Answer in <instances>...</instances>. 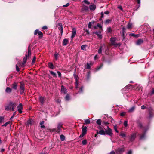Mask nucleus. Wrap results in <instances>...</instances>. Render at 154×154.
I'll return each instance as SVG.
<instances>
[{
	"label": "nucleus",
	"mask_w": 154,
	"mask_h": 154,
	"mask_svg": "<svg viewBox=\"0 0 154 154\" xmlns=\"http://www.w3.org/2000/svg\"><path fill=\"white\" fill-rule=\"evenodd\" d=\"M50 73L53 75V76L56 77L57 76L56 74L52 71H50Z\"/></svg>",
	"instance_id": "7c9ffc66"
},
{
	"label": "nucleus",
	"mask_w": 154,
	"mask_h": 154,
	"mask_svg": "<svg viewBox=\"0 0 154 154\" xmlns=\"http://www.w3.org/2000/svg\"><path fill=\"white\" fill-rule=\"evenodd\" d=\"M16 114V112H14L13 116H12L11 117V118L10 119L11 120V119L14 117V116Z\"/></svg>",
	"instance_id": "13d9d810"
},
{
	"label": "nucleus",
	"mask_w": 154,
	"mask_h": 154,
	"mask_svg": "<svg viewBox=\"0 0 154 154\" xmlns=\"http://www.w3.org/2000/svg\"><path fill=\"white\" fill-rule=\"evenodd\" d=\"M42 29H47V27L46 26H44L42 27Z\"/></svg>",
	"instance_id": "680f3d73"
},
{
	"label": "nucleus",
	"mask_w": 154,
	"mask_h": 154,
	"mask_svg": "<svg viewBox=\"0 0 154 154\" xmlns=\"http://www.w3.org/2000/svg\"><path fill=\"white\" fill-rule=\"evenodd\" d=\"M92 26V23L91 22H89V23L88 27L89 28H91V26Z\"/></svg>",
	"instance_id": "a18cd8bd"
},
{
	"label": "nucleus",
	"mask_w": 154,
	"mask_h": 154,
	"mask_svg": "<svg viewBox=\"0 0 154 154\" xmlns=\"http://www.w3.org/2000/svg\"><path fill=\"white\" fill-rule=\"evenodd\" d=\"M145 134H143V135H141L140 136V138H141V139H142L144 137H145Z\"/></svg>",
	"instance_id": "bf43d9fd"
},
{
	"label": "nucleus",
	"mask_w": 154,
	"mask_h": 154,
	"mask_svg": "<svg viewBox=\"0 0 154 154\" xmlns=\"http://www.w3.org/2000/svg\"><path fill=\"white\" fill-rule=\"evenodd\" d=\"M85 124H88L90 123V121L89 119H86L85 121Z\"/></svg>",
	"instance_id": "2f4dec72"
},
{
	"label": "nucleus",
	"mask_w": 154,
	"mask_h": 154,
	"mask_svg": "<svg viewBox=\"0 0 154 154\" xmlns=\"http://www.w3.org/2000/svg\"><path fill=\"white\" fill-rule=\"evenodd\" d=\"M132 152L131 150L129 151L127 153V154H131Z\"/></svg>",
	"instance_id": "774afa93"
},
{
	"label": "nucleus",
	"mask_w": 154,
	"mask_h": 154,
	"mask_svg": "<svg viewBox=\"0 0 154 154\" xmlns=\"http://www.w3.org/2000/svg\"><path fill=\"white\" fill-rule=\"evenodd\" d=\"M58 29L60 30V33L62 35L63 32V28L62 24L61 23H59L58 25Z\"/></svg>",
	"instance_id": "0eeeda50"
},
{
	"label": "nucleus",
	"mask_w": 154,
	"mask_h": 154,
	"mask_svg": "<svg viewBox=\"0 0 154 154\" xmlns=\"http://www.w3.org/2000/svg\"><path fill=\"white\" fill-rule=\"evenodd\" d=\"M93 63H87L86 65V68L87 69H90L91 68V66L92 65Z\"/></svg>",
	"instance_id": "aec40b11"
},
{
	"label": "nucleus",
	"mask_w": 154,
	"mask_h": 154,
	"mask_svg": "<svg viewBox=\"0 0 154 154\" xmlns=\"http://www.w3.org/2000/svg\"><path fill=\"white\" fill-rule=\"evenodd\" d=\"M137 3L139 4V5L138 6L137 8L136 9L137 10L140 6V0H137Z\"/></svg>",
	"instance_id": "79ce46f5"
},
{
	"label": "nucleus",
	"mask_w": 154,
	"mask_h": 154,
	"mask_svg": "<svg viewBox=\"0 0 154 154\" xmlns=\"http://www.w3.org/2000/svg\"><path fill=\"white\" fill-rule=\"evenodd\" d=\"M131 25H132V24L131 23H128V26H127V28L128 29H130V28H131Z\"/></svg>",
	"instance_id": "de8ad7c7"
},
{
	"label": "nucleus",
	"mask_w": 154,
	"mask_h": 154,
	"mask_svg": "<svg viewBox=\"0 0 154 154\" xmlns=\"http://www.w3.org/2000/svg\"><path fill=\"white\" fill-rule=\"evenodd\" d=\"M106 134L110 136H112L113 135L112 130L109 126L107 127V129L106 130Z\"/></svg>",
	"instance_id": "f03ea898"
},
{
	"label": "nucleus",
	"mask_w": 154,
	"mask_h": 154,
	"mask_svg": "<svg viewBox=\"0 0 154 154\" xmlns=\"http://www.w3.org/2000/svg\"><path fill=\"white\" fill-rule=\"evenodd\" d=\"M87 127L86 126H85L82 128V133L84 134H85L87 132Z\"/></svg>",
	"instance_id": "ddd939ff"
},
{
	"label": "nucleus",
	"mask_w": 154,
	"mask_h": 154,
	"mask_svg": "<svg viewBox=\"0 0 154 154\" xmlns=\"http://www.w3.org/2000/svg\"><path fill=\"white\" fill-rule=\"evenodd\" d=\"M72 33L71 38L72 39L74 37L76 34V29L75 28H73L72 29Z\"/></svg>",
	"instance_id": "39448f33"
},
{
	"label": "nucleus",
	"mask_w": 154,
	"mask_h": 154,
	"mask_svg": "<svg viewBox=\"0 0 154 154\" xmlns=\"http://www.w3.org/2000/svg\"><path fill=\"white\" fill-rule=\"evenodd\" d=\"M11 106L10 105V102L9 104L8 105L6 106L5 107V110L7 111L10 110L11 109Z\"/></svg>",
	"instance_id": "9d476101"
},
{
	"label": "nucleus",
	"mask_w": 154,
	"mask_h": 154,
	"mask_svg": "<svg viewBox=\"0 0 154 154\" xmlns=\"http://www.w3.org/2000/svg\"><path fill=\"white\" fill-rule=\"evenodd\" d=\"M39 32V31L38 29H36L35 30L34 32V34L35 35H36L38 33V32Z\"/></svg>",
	"instance_id": "09e8293b"
},
{
	"label": "nucleus",
	"mask_w": 154,
	"mask_h": 154,
	"mask_svg": "<svg viewBox=\"0 0 154 154\" xmlns=\"http://www.w3.org/2000/svg\"><path fill=\"white\" fill-rule=\"evenodd\" d=\"M124 125L125 127L127 126L128 125V122L126 121H125L124 123Z\"/></svg>",
	"instance_id": "37998d69"
},
{
	"label": "nucleus",
	"mask_w": 154,
	"mask_h": 154,
	"mask_svg": "<svg viewBox=\"0 0 154 154\" xmlns=\"http://www.w3.org/2000/svg\"><path fill=\"white\" fill-rule=\"evenodd\" d=\"M4 117L2 116H0V122L1 123L2 122V121L4 119Z\"/></svg>",
	"instance_id": "603ef678"
},
{
	"label": "nucleus",
	"mask_w": 154,
	"mask_h": 154,
	"mask_svg": "<svg viewBox=\"0 0 154 154\" xmlns=\"http://www.w3.org/2000/svg\"><path fill=\"white\" fill-rule=\"evenodd\" d=\"M116 38H111L110 39V41L112 44L113 45H116L115 43V41H116Z\"/></svg>",
	"instance_id": "dca6fc26"
},
{
	"label": "nucleus",
	"mask_w": 154,
	"mask_h": 154,
	"mask_svg": "<svg viewBox=\"0 0 154 154\" xmlns=\"http://www.w3.org/2000/svg\"><path fill=\"white\" fill-rule=\"evenodd\" d=\"M95 34H96L99 38H102V36L101 34V32L100 31L95 32Z\"/></svg>",
	"instance_id": "4468645a"
},
{
	"label": "nucleus",
	"mask_w": 154,
	"mask_h": 154,
	"mask_svg": "<svg viewBox=\"0 0 154 154\" xmlns=\"http://www.w3.org/2000/svg\"><path fill=\"white\" fill-rule=\"evenodd\" d=\"M61 91L62 93L64 94H66L67 92V90L66 88H64L63 86H61Z\"/></svg>",
	"instance_id": "9b49d317"
},
{
	"label": "nucleus",
	"mask_w": 154,
	"mask_h": 154,
	"mask_svg": "<svg viewBox=\"0 0 154 154\" xmlns=\"http://www.w3.org/2000/svg\"><path fill=\"white\" fill-rule=\"evenodd\" d=\"M11 91L12 90L10 88L8 87H7L5 90L6 92L8 93L11 92Z\"/></svg>",
	"instance_id": "412c9836"
},
{
	"label": "nucleus",
	"mask_w": 154,
	"mask_h": 154,
	"mask_svg": "<svg viewBox=\"0 0 154 154\" xmlns=\"http://www.w3.org/2000/svg\"><path fill=\"white\" fill-rule=\"evenodd\" d=\"M68 40L66 39H64L63 40V45H66L68 43Z\"/></svg>",
	"instance_id": "2eb2a0df"
},
{
	"label": "nucleus",
	"mask_w": 154,
	"mask_h": 154,
	"mask_svg": "<svg viewBox=\"0 0 154 154\" xmlns=\"http://www.w3.org/2000/svg\"><path fill=\"white\" fill-rule=\"evenodd\" d=\"M35 60H36V57L34 56V57H33V59H32V63H34L35 62Z\"/></svg>",
	"instance_id": "c03bdc74"
},
{
	"label": "nucleus",
	"mask_w": 154,
	"mask_h": 154,
	"mask_svg": "<svg viewBox=\"0 0 154 154\" xmlns=\"http://www.w3.org/2000/svg\"><path fill=\"white\" fill-rule=\"evenodd\" d=\"M39 101L42 104H43L44 102V98L43 97L40 96L39 97Z\"/></svg>",
	"instance_id": "f3484780"
},
{
	"label": "nucleus",
	"mask_w": 154,
	"mask_h": 154,
	"mask_svg": "<svg viewBox=\"0 0 154 154\" xmlns=\"http://www.w3.org/2000/svg\"><path fill=\"white\" fill-rule=\"evenodd\" d=\"M136 136V134H132L131 136V140L133 141L135 139Z\"/></svg>",
	"instance_id": "a211bd4d"
},
{
	"label": "nucleus",
	"mask_w": 154,
	"mask_h": 154,
	"mask_svg": "<svg viewBox=\"0 0 154 154\" xmlns=\"http://www.w3.org/2000/svg\"><path fill=\"white\" fill-rule=\"evenodd\" d=\"M10 105L11 106V110L12 111H14L15 107H16L17 104L16 103H13L12 102H10Z\"/></svg>",
	"instance_id": "423d86ee"
},
{
	"label": "nucleus",
	"mask_w": 154,
	"mask_h": 154,
	"mask_svg": "<svg viewBox=\"0 0 154 154\" xmlns=\"http://www.w3.org/2000/svg\"><path fill=\"white\" fill-rule=\"evenodd\" d=\"M98 134L102 135H105L106 134V131L103 129H102L99 131Z\"/></svg>",
	"instance_id": "f8f14e48"
},
{
	"label": "nucleus",
	"mask_w": 154,
	"mask_h": 154,
	"mask_svg": "<svg viewBox=\"0 0 154 154\" xmlns=\"http://www.w3.org/2000/svg\"><path fill=\"white\" fill-rule=\"evenodd\" d=\"M57 72L58 75L60 77L61 76V73L60 72H59V71H57Z\"/></svg>",
	"instance_id": "69168bd1"
},
{
	"label": "nucleus",
	"mask_w": 154,
	"mask_h": 154,
	"mask_svg": "<svg viewBox=\"0 0 154 154\" xmlns=\"http://www.w3.org/2000/svg\"><path fill=\"white\" fill-rule=\"evenodd\" d=\"M18 111L20 113H22V110L23 109L22 104L21 103L19 104V105L17 107Z\"/></svg>",
	"instance_id": "20e7f679"
},
{
	"label": "nucleus",
	"mask_w": 154,
	"mask_h": 154,
	"mask_svg": "<svg viewBox=\"0 0 154 154\" xmlns=\"http://www.w3.org/2000/svg\"><path fill=\"white\" fill-rule=\"evenodd\" d=\"M16 70L17 71H19L20 70V69H19V68L18 67L17 65H16Z\"/></svg>",
	"instance_id": "4d7b16f0"
},
{
	"label": "nucleus",
	"mask_w": 154,
	"mask_h": 154,
	"mask_svg": "<svg viewBox=\"0 0 154 154\" xmlns=\"http://www.w3.org/2000/svg\"><path fill=\"white\" fill-rule=\"evenodd\" d=\"M9 124V123L8 122H7L5 123L2 126H6L7 125Z\"/></svg>",
	"instance_id": "0e129e2a"
},
{
	"label": "nucleus",
	"mask_w": 154,
	"mask_h": 154,
	"mask_svg": "<svg viewBox=\"0 0 154 154\" xmlns=\"http://www.w3.org/2000/svg\"><path fill=\"white\" fill-rule=\"evenodd\" d=\"M62 124L61 123H60L58 124L57 127L61 128L62 127Z\"/></svg>",
	"instance_id": "3c124183"
},
{
	"label": "nucleus",
	"mask_w": 154,
	"mask_h": 154,
	"mask_svg": "<svg viewBox=\"0 0 154 154\" xmlns=\"http://www.w3.org/2000/svg\"><path fill=\"white\" fill-rule=\"evenodd\" d=\"M31 50L29 49V47L28 51V54L27 55H26L23 58V63H22V66L24 65L26 62L27 60L29 57H30L31 55Z\"/></svg>",
	"instance_id": "f257e3e1"
},
{
	"label": "nucleus",
	"mask_w": 154,
	"mask_h": 154,
	"mask_svg": "<svg viewBox=\"0 0 154 154\" xmlns=\"http://www.w3.org/2000/svg\"><path fill=\"white\" fill-rule=\"evenodd\" d=\"M114 129L117 133H118V131L117 130L116 126L115 125L114 126Z\"/></svg>",
	"instance_id": "864d4df0"
},
{
	"label": "nucleus",
	"mask_w": 154,
	"mask_h": 154,
	"mask_svg": "<svg viewBox=\"0 0 154 154\" xmlns=\"http://www.w3.org/2000/svg\"><path fill=\"white\" fill-rule=\"evenodd\" d=\"M146 108V107L144 105H143L141 106V109H145Z\"/></svg>",
	"instance_id": "e2e57ef3"
},
{
	"label": "nucleus",
	"mask_w": 154,
	"mask_h": 154,
	"mask_svg": "<svg viewBox=\"0 0 154 154\" xmlns=\"http://www.w3.org/2000/svg\"><path fill=\"white\" fill-rule=\"evenodd\" d=\"M83 145H85L87 143V140H84L82 141Z\"/></svg>",
	"instance_id": "58836bf2"
},
{
	"label": "nucleus",
	"mask_w": 154,
	"mask_h": 154,
	"mask_svg": "<svg viewBox=\"0 0 154 154\" xmlns=\"http://www.w3.org/2000/svg\"><path fill=\"white\" fill-rule=\"evenodd\" d=\"M97 26L98 27H99L100 28H102V26H101V25L99 23H98L97 24Z\"/></svg>",
	"instance_id": "6e6d98bb"
},
{
	"label": "nucleus",
	"mask_w": 154,
	"mask_h": 154,
	"mask_svg": "<svg viewBox=\"0 0 154 154\" xmlns=\"http://www.w3.org/2000/svg\"><path fill=\"white\" fill-rule=\"evenodd\" d=\"M44 123V121H42L40 123V125H41V128H45V126L43 125Z\"/></svg>",
	"instance_id": "c756f323"
},
{
	"label": "nucleus",
	"mask_w": 154,
	"mask_h": 154,
	"mask_svg": "<svg viewBox=\"0 0 154 154\" xmlns=\"http://www.w3.org/2000/svg\"><path fill=\"white\" fill-rule=\"evenodd\" d=\"M143 40L141 39L138 40L136 42V44L137 45H140L143 42Z\"/></svg>",
	"instance_id": "6ab92c4d"
},
{
	"label": "nucleus",
	"mask_w": 154,
	"mask_h": 154,
	"mask_svg": "<svg viewBox=\"0 0 154 154\" xmlns=\"http://www.w3.org/2000/svg\"><path fill=\"white\" fill-rule=\"evenodd\" d=\"M118 151L119 152H123L124 151V148H119L118 149Z\"/></svg>",
	"instance_id": "bb28decb"
},
{
	"label": "nucleus",
	"mask_w": 154,
	"mask_h": 154,
	"mask_svg": "<svg viewBox=\"0 0 154 154\" xmlns=\"http://www.w3.org/2000/svg\"><path fill=\"white\" fill-rule=\"evenodd\" d=\"M82 9L83 10H85V11H88L89 9V8L87 6H86L85 5H84L82 8Z\"/></svg>",
	"instance_id": "4be33fe9"
},
{
	"label": "nucleus",
	"mask_w": 154,
	"mask_h": 154,
	"mask_svg": "<svg viewBox=\"0 0 154 154\" xmlns=\"http://www.w3.org/2000/svg\"><path fill=\"white\" fill-rule=\"evenodd\" d=\"M65 99L66 100L68 101L70 99L69 96L68 94H67L65 97Z\"/></svg>",
	"instance_id": "473e14b6"
},
{
	"label": "nucleus",
	"mask_w": 154,
	"mask_h": 154,
	"mask_svg": "<svg viewBox=\"0 0 154 154\" xmlns=\"http://www.w3.org/2000/svg\"><path fill=\"white\" fill-rule=\"evenodd\" d=\"M134 107H132L131 109H130L128 111L129 112H131L134 110Z\"/></svg>",
	"instance_id": "052dcab7"
},
{
	"label": "nucleus",
	"mask_w": 154,
	"mask_h": 154,
	"mask_svg": "<svg viewBox=\"0 0 154 154\" xmlns=\"http://www.w3.org/2000/svg\"><path fill=\"white\" fill-rule=\"evenodd\" d=\"M129 35L131 36H133L134 37H138V35H135L133 33H131L129 34Z\"/></svg>",
	"instance_id": "cd10ccee"
},
{
	"label": "nucleus",
	"mask_w": 154,
	"mask_h": 154,
	"mask_svg": "<svg viewBox=\"0 0 154 154\" xmlns=\"http://www.w3.org/2000/svg\"><path fill=\"white\" fill-rule=\"evenodd\" d=\"M83 2H84L86 4L89 5L90 4L89 2L87 0H85L83 1Z\"/></svg>",
	"instance_id": "a19ab883"
},
{
	"label": "nucleus",
	"mask_w": 154,
	"mask_h": 154,
	"mask_svg": "<svg viewBox=\"0 0 154 154\" xmlns=\"http://www.w3.org/2000/svg\"><path fill=\"white\" fill-rule=\"evenodd\" d=\"M120 136H122V137H126V135L124 133H121L120 134Z\"/></svg>",
	"instance_id": "8fccbe9b"
},
{
	"label": "nucleus",
	"mask_w": 154,
	"mask_h": 154,
	"mask_svg": "<svg viewBox=\"0 0 154 154\" xmlns=\"http://www.w3.org/2000/svg\"><path fill=\"white\" fill-rule=\"evenodd\" d=\"M89 9L91 10L94 11L96 9V5L94 4H92L89 6Z\"/></svg>",
	"instance_id": "1a4fd4ad"
},
{
	"label": "nucleus",
	"mask_w": 154,
	"mask_h": 154,
	"mask_svg": "<svg viewBox=\"0 0 154 154\" xmlns=\"http://www.w3.org/2000/svg\"><path fill=\"white\" fill-rule=\"evenodd\" d=\"M111 21V20L109 19H107L106 20L105 23L106 24H108L110 23Z\"/></svg>",
	"instance_id": "e433bc0d"
},
{
	"label": "nucleus",
	"mask_w": 154,
	"mask_h": 154,
	"mask_svg": "<svg viewBox=\"0 0 154 154\" xmlns=\"http://www.w3.org/2000/svg\"><path fill=\"white\" fill-rule=\"evenodd\" d=\"M107 32L109 33H110L112 31V29L111 27H108L107 29Z\"/></svg>",
	"instance_id": "ea45409f"
},
{
	"label": "nucleus",
	"mask_w": 154,
	"mask_h": 154,
	"mask_svg": "<svg viewBox=\"0 0 154 154\" xmlns=\"http://www.w3.org/2000/svg\"><path fill=\"white\" fill-rule=\"evenodd\" d=\"M78 85V82L77 80V79H76V81L75 82V85H76L75 88H76V89L77 88Z\"/></svg>",
	"instance_id": "49530a36"
},
{
	"label": "nucleus",
	"mask_w": 154,
	"mask_h": 154,
	"mask_svg": "<svg viewBox=\"0 0 154 154\" xmlns=\"http://www.w3.org/2000/svg\"><path fill=\"white\" fill-rule=\"evenodd\" d=\"M33 122V121L31 119H29L27 121V124L28 125H32Z\"/></svg>",
	"instance_id": "393cba45"
},
{
	"label": "nucleus",
	"mask_w": 154,
	"mask_h": 154,
	"mask_svg": "<svg viewBox=\"0 0 154 154\" xmlns=\"http://www.w3.org/2000/svg\"><path fill=\"white\" fill-rule=\"evenodd\" d=\"M61 128L57 127V128H54L52 129V131L60 133L61 131Z\"/></svg>",
	"instance_id": "6e6552de"
},
{
	"label": "nucleus",
	"mask_w": 154,
	"mask_h": 154,
	"mask_svg": "<svg viewBox=\"0 0 154 154\" xmlns=\"http://www.w3.org/2000/svg\"><path fill=\"white\" fill-rule=\"evenodd\" d=\"M49 67L51 69H53L54 68V66L53 64L51 63H49L48 64Z\"/></svg>",
	"instance_id": "a878e982"
},
{
	"label": "nucleus",
	"mask_w": 154,
	"mask_h": 154,
	"mask_svg": "<svg viewBox=\"0 0 154 154\" xmlns=\"http://www.w3.org/2000/svg\"><path fill=\"white\" fill-rule=\"evenodd\" d=\"M69 3H67L66 5H63V7H67L69 5Z\"/></svg>",
	"instance_id": "5fc2aeb1"
},
{
	"label": "nucleus",
	"mask_w": 154,
	"mask_h": 154,
	"mask_svg": "<svg viewBox=\"0 0 154 154\" xmlns=\"http://www.w3.org/2000/svg\"><path fill=\"white\" fill-rule=\"evenodd\" d=\"M24 86V84L21 82L20 88V94H22L24 92V91L25 90Z\"/></svg>",
	"instance_id": "7ed1b4c3"
},
{
	"label": "nucleus",
	"mask_w": 154,
	"mask_h": 154,
	"mask_svg": "<svg viewBox=\"0 0 154 154\" xmlns=\"http://www.w3.org/2000/svg\"><path fill=\"white\" fill-rule=\"evenodd\" d=\"M61 140L62 141H63L65 139V136L63 135H61L60 136Z\"/></svg>",
	"instance_id": "c85d7f7f"
},
{
	"label": "nucleus",
	"mask_w": 154,
	"mask_h": 154,
	"mask_svg": "<svg viewBox=\"0 0 154 154\" xmlns=\"http://www.w3.org/2000/svg\"><path fill=\"white\" fill-rule=\"evenodd\" d=\"M102 46H100V48L98 49V52L99 54H100L102 52Z\"/></svg>",
	"instance_id": "c9c22d12"
},
{
	"label": "nucleus",
	"mask_w": 154,
	"mask_h": 154,
	"mask_svg": "<svg viewBox=\"0 0 154 154\" xmlns=\"http://www.w3.org/2000/svg\"><path fill=\"white\" fill-rule=\"evenodd\" d=\"M101 17L103 18V17L104 13L103 12H102L101 13Z\"/></svg>",
	"instance_id": "338daca9"
},
{
	"label": "nucleus",
	"mask_w": 154,
	"mask_h": 154,
	"mask_svg": "<svg viewBox=\"0 0 154 154\" xmlns=\"http://www.w3.org/2000/svg\"><path fill=\"white\" fill-rule=\"evenodd\" d=\"M87 46V45H83L81 46V49L82 50H85L86 47Z\"/></svg>",
	"instance_id": "b1692460"
},
{
	"label": "nucleus",
	"mask_w": 154,
	"mask_h": 154,
	"mask_svg": "<svg viewBox=\"0 0 154 154\" xmlns=\"http://www.w3.org/2000/svg\"><path fill=\"white\" fill-rule=\"evenodd\" d=\"M97 123L99 125H101V120L100 119H98L97 121Z\"/></svg>",
	"instance_id": "f704fd0d"
},
{
	"label": "nucleus",
	"mask_w": 154,
	"mask_h": 154,
	"mask_svg": "<svg viewBox=\"0 0 154 154\" xmlns=\"http://www.w3.org/2000/svg\"><path fill=\"white\" fill-rule=\"evenodd\" d=\"M38 34L39 35L40 37H42L43 35V33L41 31H39V32H38Z\"/></svg>",
	"instance_id": "72a5a7b5"
},
{
	"label": "nucleus",
	"mask_w": 154,
	"mask_h": 154,
	"mask_svg": "<svg viewBox=\"0 0 154 154\" xmlns=\"http://www.w3.org/2000/svg\"><path fill=\"white\" fill-rule=\"evenodd\" d=\"M59 54L58 53H56L54 54V56L56 60H57L58 58Z\"/></svg>",
	"instance_id": "4c0bfd02"
},
{
	"label": "nucleus",
	"mask_w": 154,
	"mask_h": 154,
	"mask_svg": "<svg viewBox=\"0 0 154 154\" xmlns=\"http://www.w3.org/2000/svg\"><path fill=\"white\" fill-rule=\"evenodd\" d=\"M17 85L16 83H14L12 85V88L15 90H16L17 88Z\"/></svg>",
	"instance_id": "5701e85b"
}]
</instances>
